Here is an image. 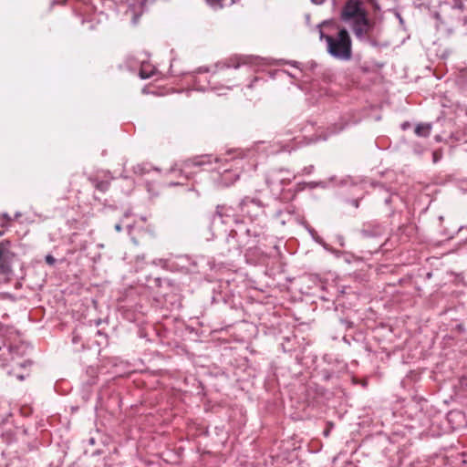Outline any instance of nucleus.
<instances>
[{
  "instance_id": "423d86ee",
  "label": "nucleus",
  "mask_w": 467,
  "mask_h": 467,
  "mask_svg": "<svg viewBox=\"0 0 467 467\" xmlns=\"http://www.w3.org/2000/svg\"><path fill=\"white\" fill-rule=\"evenodd\" d=\"M210 162H211V158L210 157H202L199 161H190L188 166H190L191 164L192 165H195V166H202V165H204V164L210 163Z\"/></svg>"
},
{
  "instance_id": "9d476101",
  "label": "nucleus",
  "mask_w": 467,
  "mask_h": 467,
  "mask_svg": "<svg viewBox=\"0 0 467 467\" xmlns=\"http://www.w3.org/2000/svg\"><path fill=\"white\" fill-rule=\"evenodd\" d=\"M96 187H97L99 190H100V191H102V192H105V191H107V190H108V188H109V184H108V182H98V183L96 184Z\"/></svg>"
},
{
  "instance_id": "2eb2a0df",
  "label": "nucleus",
  "mask_w": 467,
  "mask_h": 467,
  "mask_svg": "<svg viewBox=\"0 0 467 467\" xmlns=\"http://www.w3.org/2000/svg\"><path fill=\"white\" fill-rule=\"evenodd\" d=\"M4 233L2 231H0V236L3 234Z\"/></svg>"
},
{
  "instance_id": "ddd939ff",
  "label": "nucleus",
  "mask_w": 467,
  "mask_h": 467,
  "mask_svg": "<svg viewBox=\"0 0 467 467\" xmlns=\"http://www.w3.org/2000/svg\"><path fill=\"white\" fill-rule=\"evenodd\" d=\"M115 230H116L117 232H120V231H121V225H120L119 223L116 224V225H115Z\"/></svg>"
},
{
  "instance_id": "6e6552de",
  "label": "nucleus",
  "mask_w": 467,
  "mask_h": 467,
  "mask_svg": "<svg viewBox=\"0 0 467 467\" xmlns=\"http://www.w3.org/2000/svg\"><path fill=\"white\" fill-rule=\"evenodd\" d=\"M206 2L213 7V8H221L223 6L222 0H206Z\"/></svg>"
},
{
  "instance_id": "f03ea898",
  "label": "nucleus",
  "mask_w": 467,
  "mask_h": 467,
  "mask_svg": "<svg viewBox=\"0 0 467 467\" xmlns=\"http://www.w3.org/2000/svg\"><path fill=\"white\" fill-rule=\"evenodd\" d=\"M327 25L329 23L324 21L317 26L320 40H325L327 43V53L336 59L349 60L352 57V45L348 32L343 28L338 30L335 36L326 35L322 27Z\"/></svg>"
},
{
  "instance_id": "4468645a",
  "label": "nucleus",
  "mask_w": 467,
  "mask_h": 467,
  "mask_svg": "<svg viewBox=\"0 0 467 467\" xmlns=\"http://www.w3.org/2000/svg\"><path fill=\"white\" fill-rule=\"evenodd\" d=\"M18 379H19L20 380H23V379H24V377H23V376H18Z\"/></svg>"
},
{
  "instance_id": "9b49d317",
  "label": "nucleus",
  "mask_w": 467,
  "mask_h": 467,
  "mask_svg": "<svg viewBox=\"0 0 467 467\" xmlns=\"http://www.w3.org/2000/svg\"><path fill=\"white\" fill-rule=\"evenodd\" d=\"M46 262L50 265H53L56 262V259L51 255V254H47L46 256Z\"/></svg>"
},
{
  "instance_id": "7ed1b4c3",
  "label": "nucleus",
  "mask_w": 467,
  "mask_h": 467,
  "mask_svg": "<svg viewBox=\"0 0 467 467\" xmlns=\"http://www.w3.org/2000/svg\"><path fill=\"white\" fill-rule=\"evenodd\" d=\"M15 254L9 250V242L0 243V271L8 275L12 272V261Z\"/></svg>"
},
{
  "instance_id": "1a4fd4ad",
  "label": "nucleus",
  "mask_w": 467,
  "mask_h": 467,
  "mask_svg": "<svg viewBox=\"0 0 467 467\" xmlns=\"http://www.w3.org/2000/svg\"><path fill=\"white\" fill-rule=\"evenodd\" d=\"M227 212H228V209H226L224 207H218L216 213L219 217H223V216L228 217L229 214L227 213Z\"/></svg>"
},
{
  "instance_id": "f257e3e1",
  "label": "nucleus",
  "mask_w": 467,
  "mask_h": 467,
  "mask_svg": "<svg viewBox=\"0 0 467 467\" xmlns=\"http://www.w3.org/2000/svg\"><path fill=\"white\" fill-rule=\"evenodd\" d=\"M341 19L348 24L359 40L366 38L372 28L363 4L357 0H348L341 12Z\"/></svg>"
},
{
  "instance_id": "0eeeda50",
  "label": "nucleus",
  "mask_w": 467,
  "mask_h": 467,
  "mask_svg": "<svg viewBox=\"0 0 467 467\" xmlns=\"http://www.w3.org/2000/svg\"><path fill=\"white\" fill-rule=\"evenodd\" d=\"M9 221L10 218L6 213L0 215V227H5Z\"/></svg>"
},
{
  "instance_id": "39448f33",
  "label": "nucleus",
  "mask_w": 467,
  "mask_h": 467,
  "mask_svg": "<svg viewBox=\"0 0 467 467\" xmlns=\"http://www.w3.org/2000/svg\"><path fill=\"white\" fill-rule=\"evenodd\" d=\"M149 67L147 65H142L141 66V68L140 70V76L141 78H150L153 73H154V69L153 68H148Z\"/></svg>"
},
{
  "instance_id": "20e7f679",
  "label": "nucleus",
  "mask_w": 467,
  "mask_h": 467,
  "mask_svg": "<svg viewBox=\"0 0 467 467\" xmlns=\"http://www.w3.org/2000/svg\"><path fill=\"white\" fill-rule=\"evenodd\" d=\"M431 130V126L430 124H419L415 129V133L420 137H428Z\"/></svg>"
},
{
  "instance_id": "f8f14e48",
  "label": "nucleus",
  "mask_w": 467,
  "mask_h": 467,
  "mask_svg": "<svg viewBox=\"0 0 467 467\" xmlns=\"http://www.w3.org/2000/svg\"><path fill=\"white\" fill-rule=\"evenodd\" d=\"M314 4H317V5H320L322 4L325 0H311Z\"/></svg>"
}]
</instances>
